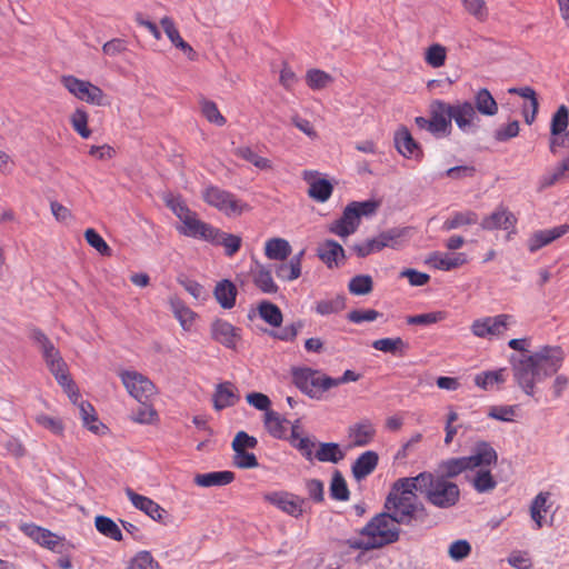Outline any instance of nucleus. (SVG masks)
I'll list each match as a JSON object with an SVG mask.
<instances>
[{
	"label": "nucleus",
	"instance_id": "1",
	"mask_svg": "<svg viewBox=\"0 0 569 569\" xmlns=\"http://www.w3.org/2000/svg\"><path fill=\"white\" fill-rule=\"evenodd\" d=\"M415 477L397 479L386 498L385 510L401 526L421 525L429 518V511L418 499Z\"/></svg>",
	"mask_w": 569,
	"mask_h": 569
},
{
	"label": "nucleus",
	"instance_id": "2",
	"mask_svg": "<svg viewBox=\"0 0 569 569\" xmlns=\"http://www.w3.org/2000/svg\"><path fill=\"white\" fill-rule=\"evenodd\" d=\"M565 360V352L559 346H545L530 356L513 362V377L518 386L528 396L535 395V385L555 375Z\"/></svg>",
	"mask_w": 569,
	"mask_h": 569
},
{
	"label": "nucleus",
	"instance_id": "3",
	"mask_svg": "<svg viewBox=\"0 0 569 569\" xmlns=\"http://www.w3.org/2000/svg\"><path fill=\"white\" fill-rule=\"evenodd\" d=\"M400 536V525L385 510L375 515L358 531L357 537L347 539L346 545L350 549L368 552L398 542Z\"/></svg>",
	"mask_w": 569,
	"mask_h": 569
},
{
	"label": "nucleus",
	"instance_id": "4",
	"mask_svg": "<svg viewBox=\"0 0 569 569\" xmlns=\"http://www.w3.org/2000/svg\"><path fill=\"white\" fill-rule=\"evenodd\" d=\"M418 492L429 505L438 509H450L460 501L459 486L447 476L422 471L416 476Z\"/></svg>",
	"mask_w": 569,
	"mask_h": 569
},
{
	"label": "nucleus",
	"instance_id": "5",
	"mask_svg": "<svg viewBox=\"0 0 569 569\" xmlns=\"http://www.w3.org/2000/svg\"><path fill=\"white\" fill-rule=\"evenodd\" d=\"M379 202L376 200L352 201L343 210L341 217L329 226V231L338 237L346 238L355 233L362 217L376 213Z\"/></svg>",
	"mask_w": 569,
	"mask_h": 569
},
{
	"label": "nucleus",
	"instance_id": "6",
	"mask_svg": "<svg viewBox=\"0 0 569 569\" xmlns=\"http://www.w3.org/2000/svg\"><path fill=\"white\" fill-rule=\"evenodd\" d=\"M201 198L209 207L217 209L228 218L239 217L251 209L234 193L214 184L206 186L201 191Z\"/></svg>",
	"mask_w": 569,
	"mask_h": 569
},
{
	"label": "nucleus",
	"instance_id": "7",
	"mask_svg": "<svg viewBox=\"0 0 569 569\" xmlns=\"http://www.w3.org/2000/svg\"><path fill=\"white\" fill-rule=\"evenodd\" d=\"M292 381L305 395L312 399H321L332 388L333 378L311 368H293Z\"/></svg>",
	"mask_w": 569,
	"mask_h": 569
},
{
	"label": "nucleus",
	"instance_id": "8",
	"mask_svg": "<svg viewBox=\"0 0 569 569\" xmlns=\"http://www.w3.org/2000/svg\"><path fill=\"white\" fill-rule=\"evenodd\" d=\"M63 88L76 99L91 106L104 107L109 104L108 96L103 90L89 80L79 79L72 74L60 78Z\"/></svg>",
	"mask_w": 569,
	"mask_h": 569
},
{
	"label": "nucleus",
	"instance_id": "9",
	"mask_svg": "<svg viewBox=\"0 0 569 569\" xmlns=\"http://www.w3.org/2000/svg\"><path fill=\"white\" fill-rule=\"evenodd\" d=\"M118 375L128 393L139 402L156 395V386L147 376L136 370H121Z\"/></svg>",
	"mask_w": 569,
	"mask_h": 569
},
{
	"label": "nucleus",
	"instance_id": "10",
	"mask_svg": "<svg viewBox=\"0 0 569 569\" xmlns=\"http://www.w3.org/2000/svg\"><path fill=\"white\" fill-rule=\"evenodd\" d=\"M515 323L513 317L501 313L495 317L476 319L470 327L473 336L478 338H491L502 336L510 325Z\"/></svg>",
	"mask_w": 569,
	"mask_h": 569
},
{
	"label": "nucleus",
	"instance_id": "11",
	"mask_svg": "<svg viewBox=\"0 0 569 569\" xmlns=\"http://www.w3.org/2000/svg\"><path fill=\"white\" fill-rule=\"evenodd\" d=\"M263 500L282 512L299 518L303 513L305 498L288 491H272L263 495Z\"/></svg>",
	"mask_w": 569,
	"mask_h": 569
},
{
	"label": "nucleus",
	"instance_id": "12",
	"mask_svg": "<svg viewBox=\"0 0 569 569\" xmlns=\"http://www.w3.org/2000/svg\"><path fill=\"white\" fill-rule=\"evenodd\" d=\"M212 340L227 349L237 350L242 340V330L224 319H214L210 325Z\"/></svg>",
	"mask_w": 569,
	"mask_h": 569
},
{
	"label": "nucleus",
	"instance_id": "13",
	"mask_svg": "<svg viewBox=\"0 0 569 569\" xmlns=\"http://www.w3.org/2000/svg\"><path fill=\"white\" fill-rule=\"evenodd\" d=\"M42 359L59 386H61L70 397L77 395V388L69 375L68 365L63 360L59 349L50 352Z\"/></svg>",
	"mask_w": 569,
	"mask_h": 569
},
{
	"label": "nucleus",
	"instance_id": "14",
	"mask_svg": "<svg viewBox=\"0 0 569 569\" xmlns=\"http://www.w3.org/2000/svg\"><path fill=\"white\" fill-rule=\"evenodd\" d=\"M19 529L39 546L56 552L62 551L63 538L53 533L49 529L34 523H21Z\"/></svg>",
	"mask_w": 569,
	"mask_h": 569
},
{
	"label": "nucleus",
	"instance_id": "15",
	"mask_svg": "<svg viewBox=\"0 0 569 569\" xmlns=\"http://www.w3.org/2000/svg\"><path fill=\"white\" fill-rule=\"evenodd\" d=\"M452 104L433 100L429 106L433 134L449 136L452 129Z\"/></svg>",
	"mask_w": 569,
	"mask_h": 569
},
{
	"label": "nucleus",
	"instance_id": "16",
	"mask_svg": "<svg viewBox=\"0 0 569 569\" xmlns=\"http://www.w3.org/2000/svg\"><path fill=\"white\" fill-rule=\"evenodd\" d=\"M468 470L486 469L496 466L498 461L497 451L486 441L476 443L470 456L465 457Z\"/></svg>",
	"mask_w": 569,
	"mask_h": 569
},
{
	"label": "nucleus",
	"instance_id": "17",
	"mask_svg": "<svg viewBox=\"0 0 569 569\" xmlns=\"http://www.w3.org/2000/svg\"><path fill=\"white\" fill-rule=\"evenodd\" d=\"M177 230L186 237L200 239L207 242H210L213 232L217 233V228L199 219L197 212L178 227Z\"/></svg>",
	"mask_w": 569,
	"mask_h": 569
},
{
	"label": "nucleus",
	"instance_id": "18",
	"mask_svg": "<svg viewBox=\"0 0 569 569\" xmlns=\"http://www.w3.org/2000/svg\"><path fill=\"white\" fill-rule=\"evenodd\" d=\"M376 433V426L367 418L355 422L348 429V437L351 446L353 447H365L370 445L373 441Z\"/></svg>",
	"mask_w": 569,
	"mask_h": 569
},
{
	"label": "nucleus",
	"instance_id": "19",
	"mask_svg": "<svg viewBox=\"0 0 569 569\" xmlns=\"http://www.w3.org/2000/svg\"><path fill=\"white\" fill-rule=\"evenodd\" d=\"M126 496L134 508L144 512L151 519L162 522L166 510L152 499L134 492L131 488L126 489Z\"/></svg>",
	"mask_w": 569,
	"mask_h": 569
},
{
	"label": "nucleus",
	"instance_id": "20",
	"mask_svg": "<svg viewBox=\"0 0 569 569\" xmlns=\"http://www.w3.org/2000/svg\"><path fill=\"white\" fill-rule=\"evenodd\" d=\"M468 262L467 254L463 252L447 253L435 251L431 252L427 258V263L435 269L441 271H450L457 269Z\"/></svg>",
	"mask_w": 569,
	"mask_h": 569
},
{
	"label": "nucleus",
	"instance_id": "21",
	"mask_svg": "<svg viewBox=\"0 0 569 569\" xmlns=\"http://www.w3.org/2000/svg\"><path fill=\"white\" fill-rule=\"evenodd\" d=\"M516 222L517 218L515 214L506 207L500 206L489 216L485 217L480 226L483 230H509L515 227Z\"/></svg>",
	"mask_w": 569,
	"mask_h": 569
},
{
	"label": "nucleus",
	"instance_id": "22",
	"mask_svg": "<svg viewBox=\"0 0 569 569\" xmlns=\"http://www.w3.org/2000/svg\"><path fill=\"white\" fill-rule=\"evenodd\" d=\"M303 179L308 182V196L318 201L326 202L332 194L333 186L327 180L317 177L315 171H305Z\"/></svg>",
	"mask_w": 569,
	"mask_h": 569
},
{
	"label": "nucleus",
	"instance_id": "23",
	"mask_svg": "<svg viewBox=\"0 0 569 569\" xmlns=\"http://www.w3.org/2000/svg\"><path fill=\"white\" fill-rule=\"evenodd\" d=\"M318 257L328 268L339 267L345 262V249L335 240H326L319 244Z\"/></svg>",
	"mask_w": 569,
	"mask_h": 569
},
{
	"label": "nucleus",
	"instance_id": "24",
	"mask_svg": "<svg viewBox=\"0 0 569 569\" xmlns=\"http://www.w3.org/2000/svg\"><path fill=\"white\" fill-rule=\"evenodd\" d=\"M452 120L457 127L463 132L470 131L475 126V121L478 120L473 104L469 101L457 102L452 104Z\"/></svg>",
	"mask_w": 569,
	"mask_h": 569
},
{
	"label": "nucleus",
	"instance_id": "25",
	"mask_svg": "<svg viewBox=\"0 0 569 569\" xmlns=\"http://www.w3.org/2000/svg\"><path fill=\"white\" fill-rule=\"evenodd\" d=\"M251 278L254 286L263 293L274 295L278 292L279 287L272 278L271 269L258 261L251 268Z\"/></svg>",
	"mask_w": 569,
	"mask_h": 569
},
{
	"label": "nucleus",
	"instance_id": "26",
	"mask_svg": "<svg viewBox=\"0 0 569 569\" xmlns=\"http://www.w3.org/2000/svg\"><path fill=\"white\" fill-rule=\"evenodd\" d=\"M568 231L569 224H561L551 229L539 230L535 232L529 239L528 249L530 252H535L565 236Z\"/></svg>",
	"mask_w": 569,
	"mask_h": 569
},
{
	"label": "nucleus",
	"instance_id": "27",
	"mask_svg": "<svg viewBox=\"0 0 569 569\" xmlns=\"http://www.w3.org/2000/svg\"><path fill=\"white\" fill-rule=\"evenodd\" d=\"M551 493L540 491L531 501L529 507L530 518L535 523V529H540L546 523V515L551 508Z\"/></svg>",
	"mask_w": 569,
	"mask_h": 569
},
{
	"label": "nucleus",
	"instance_id": "28",
	"mask_svg": "<svg viewBox=\"0 0 569 569\" xmlns=\"http://www.w3.org/2000/svg\"><path fill=\"white\" fill-rule=\"evenodd\" d=\"M240 397L236 386L229 381L219 383L213 393V407L216 410H222L234 406Z\"/></svg>",
	"mask_w": 569,
	"mask_h": 569
},
{
	"label": "nucleus",
	"instance_id": "29",
	"mask_svg": "<svg viewBox=\"0 0 569 569\" xmlns=\"http://www.w3.org/2000/svg\"><path fill=\"white\" fill-rule=\"evenodd\" d=\"M305 256V250H301L297 254H295L288 262L280 261V263L274 264L276 276L283 281H293L301 276V264Z\"/></svg>",
	"mask_w": 569,
	"mask_h": 569
},
{
	"label": "nucleus",
	"instance_id": "30",
	"mask_svg": "<svg viewBox=\"0 0 569 569\" xmlns=\"http://www.w3.org/2000/svg\"><path fill=\"white\" fill-rule=\"evenodd\" d=\"M234 472L229 470L212 471L207 473H198L193 481L197 486L209 488V487H222L231 483L234 480Z\"/></svg>",
	"mask_w": 569,
	"mask_h": 569
},
{
	"label": "nucleus",
	"instance_id": "31",
	"mask_svg": "<svg viewBox=\"0 0 569 569\" xmlns=\"http://www.w3.org/2000/svg\"><path fill=\"white\" fill-rule=\"evenodd\" d=\"M395 143L397 150L406 158L421 156V149L418 143L413 140L409 130L405 127L400 128L395 136Z\"/></svg>",
	"mask_w": 569,
	"mask_h": 569
},
{
	"label": "nucleus",
	"instance_id": "32",
	"mask_svg": "<svg viewBox=\"0 0 569 569\" xmlns=\"http://www.w3.org/2000/svg\"><path fill=\"white\" fill-rule=\"evenodd\" d=\"M378 453L375 451H366L361 453L352 465L353 477L361 480L369 476L378 465Z\"/></svg>",
	"mask_w": 569,
	"mask_h": 569
},
{
	"label": "nucleus",
	"instance_id": "33",
	"mask_svg": "<svg viewBox=\"0 0 569 569\" xmlns=\"http://www.w3.org/2000/svg\"><path fill=\"white\" fill-rule=\"evenodd\" d=\"M291 252L289 241L283 238H271L264 243V254L270 260L286 261Z\"/></svg>",
	"mask_w": 569,
	"mask_h": 569
},
{
	"label": "nucleus",
	"instance_id": "34",
	"mask_svg": "<svg viewBox=\"0 0 569 569\" xmlns=\"http://www.w3.org/2000/svg\"><path fill=\"white\" fill-rule=\"evenodd\" d=\"M213 246H222L224 253L228 257H233L241 248L242 239L240 236L227 233L217 228V233L213 232L210 242Z\"/></svg>",
	"mask_w": 569,
	"mask_h": 569
},
{
	"label": "nucleus",
	"instance_id": "35",
	"mask_svg": "<svg viewBox=\"0 0 569 569\" xmlns=\"http://www.w3.org/2000/svg\"><path fill=\"white\" fill-rule=\"evenodd\" d=\"M170 307L174 318L179 321L182 329L186 331L191 330L196 321L197 313L186 306V303L179 298H172L170 300Z\"/></svg>",
	"mask_w": 569,
	"mask_h": 569
},
{
	"label": "nucleus",
	"instance_id": "36",
	"mask_svg": "<svg viewBox=\"0 0 569 569\" xmlns=\"http://www.w3.org/2000/svg\"><path fill=\"white\" fill-rule=\"evenodd\" d=\"M213 295L224 309H231L236 305L237 288L230 280L219 281L214 287Z\"/></svg>",
	"mask_w": 569,
	"mask_h": 569
},
{
	"label": "nucleus",
	"instance_id": "37",
	"mask_svg": "<svg viewBox=\"0 0 569 569\" xmlns=\"http://www.w3.org/2000/svg\"><path fill=\"white\" fill-rule=\"evenodd\" d=\"M569 176V156L539 179L540 189H547Z\"/></svg>",
	"mask_w": 569,
	"mask_h": 569
},
{
	"label": "nucleus",
	"instance_id": "38",
	"mask_svg": "<svg viewBox=\"0 0 569 569\" xmlns=\"http://www.w3.org/2000/svg\"><path fill=\"white\" fill-rule=\"evenodd\" d=\"M508 372L506 368H500L492 371H483L475 377V383L483 390H490L495 386L506 382Z\"/></svg>",
	"mask_w": 569,
	"mask_h": 569
},
{
	"label": "nucleus",
	"instance_id": "39",
	"mask_svg": "<svg viewBox=\"0 0 569 569\" xmlns=\"http://www.w3.org/2000/svg\"><path fill=\"white\" fill-rule=\"evenodd\" d=\"M263 423L271 437L276 439L284 438L287 433L288 421L278 412L273 410L264 412Z\"/></svg>",
	"mask_w": 569,
	"mask_h": 569
},
{
	"label": "nucleus",
	"instance_id": "40",
	"mask_svg": "<svg viewBox=\"0 0 569 569\" xmlns=\"http://www.w3.org/2000/svg\"><path fill=\"white\" fill-rule=\"evenodd\" d=\"M479 218L475 211H456L442 224L443 231H450L463 226L476 224Z\"/></svg>",
	"mask_w": 569,
	"mask_h": 569
},
{
	"label": "nucleus",
	"instance_id": "41",
	"mask_svg": "<svg viewBox=\"0 0 569 569\" xmlns=\"http://www.w3.org/2000/svg\"><path fill=\"white\" fill-rule=\"evenodd\" d=\"M476 111L483 116L492 117L498 112V103L488 89H480L475 96Z\"/></svg>",
	"mask_w": 569,
	"mask_h": 569
},
{
	"label": "nucleus",
	"instance_id": "42",
	"mask_svg": "<svg viewBox=\"0 0 569 569\" xmlns=\"http://www.w3.org/2000/svg\"><path fill=\"white\" fill-rule=\"evenodd\" d=\"M372 347L376 350L399 356L405 355L409 348L400 337L377 339L372 342Z\"/></svg>",
	"mask_w": 569,
	"mask_h": 569
},
{
	"label": "nucleus",
	"instance_id": "43",
	"mask_svg": "<svg viewBox=\"0 0 569 569\" xmlns=\"http://www.w3.org/2000/svg\"><path fill=\"white\" fill-rule=\"evenodd\" d=\"M346 308V297L337 295L336 297L319 300L315 310L320 316L336 315Z\"/></svg>",
	"mask_w": 569,
	"mask_h": 569
},
{
	"label": "nucleus",
	"instance_id": "44",
	"mask_svg": "<svg viewBox=\"0 0 569 569\" xmlns=\"http://www.w3.org/2000/svg\"><path fill=\"white\" fill-rule=\"evenodd\" d=\"M96 529L107 538L114 541H121L123 539L121 529L119 526L107 516H97L94 518Z\"/></svg>",
	"mask_w": 569,
	"mask_h": 569
},
{
	"label": "nucleus",
	"instance_id": "45",
	"mask_svg": "<svg viewBox=\"0 0 569 569\" xmlns=\"http://www.w3.org/2000/svg\"><path fill=\"white\" fill-rule=\"evenodd\" d=\"M345 453L341 451L338 443L323 442L319 445L318 450L315 452V458L321 462L337 463L343 459Z\"/></svg>",
	"mask_w": 569,
	"mask_h": 569
},
{
	"label": "nucleus",
	"instance_id": "46",
	"mask_svg": "<svg viewBox=\"0 0 569 569\" xmlns=\"http://www.w3.org/2000/svg\"><path fill=\"white\" fill-rule=\"evenodd\" d=\"M89 114L83 107L76 108L70 116L72 129L83 139L90 138L92 131L88 127Z\"/></svg>",
	"mask_w": 569,
	"mask_h": 569
},
{
	"label": "nucleus",
	"instance_id": "47",
	"mask_svg": "<svg viewBox=\"0 0 569 569\" xmlns=\"http://www.w3.org/2000/svg\"><path fill=\"white\" fill-rule=\"evenodd\" d=\"M234 154L260 170H270L272 168L271 161L264 157L259 156L250 147L241 146L234 149Z\"/></svg>",
	"mask_w": 569,
	"mask_h": 569
},
{
	"label": "nucleus",
	"instance_id": "48",
	"mask_svg": "<svg viewBox=\"0 0 569 569\" xmlns=\"http://www.w3.org/2000/svg\"><path fill=\"white\" fill-rule=\"evenodd\" d=\"M471 485L477 492L485 493L492 491L497 487V480L488 468L479 469L471 480Z\"/></svg>",
	"mask_w": 569,
	"mask_h": 569
},
{
	"label": "nucleus",
	"instance_id": "49",
	"mask_svg": "<svg viewBox=\"0 0 569 569\" xmlns=\"http://www.w3.org/2000/svg\"><path fill=\"white\" fill-rule=\"evenodd\" d=\"M260 318L272 327H280L282 323V312L280 308L269 301H262L258 307Z\"/></svg>",
	"mask_w": 569,
	"mask_h": 569
},
{
	"label": "nucleus",
	"instance_id": "50",
	"mask_svg": "<svg viewBox=\"0 0 569 569\" xmlns=\"http://www.w3.org/2000/svg\"><path fill=\"white\" fill-rule=\"evenodd\" d=\"M373 289V280L369 274H357L348 283V290L353 296L369 295Z\"/></svg>",
	"mask_w": 569,
	"mask_h": 569
},
{
	"label": "nucleus",
	"instance_id": "51",
	"mask_svg": "<svg viewBox=\"0 0 569 569\" xmlns=\"http://www.w3.org/2000/svg\"><path fill=\"white\" fill-rule=\"evenodd\" d=\"M199 103H200V109H201L202 116L210 123H213L219 127H222L226 124L227 119L221 114L216 102L202 97L200 99Z\"/></svg>",
	"mask_w": 569,
	"mask_h": 569
},
{
	"label": "nucleus",
	"instance_id": "52",
	"mask_svg": "<svg viewBox=\"0 0 569 569\" xmlns=\"http://www.w3.org/2000/svg\"><path fill=\"white\" fill-rule=\"evenodd\" d=\"M126 569H160V565L149 551L142 550L128 561Z\"/></svg>",
	"mask_w": 569,
	"mask_h": 569
},
{
	"label": "nucleus",
	"instance_id": "53",
	"mask_svg": "<svg viewBox=\"0 0 569 569\" xmlns=\"http://www.w3.org/2000/svg\"><path fill=\"white\" fill-rule=\"evenodd\" d=\"M447 59V49L440 43H433L426 49L425 61L432 68L443 67Z\"/></svg>",
	"mask_w": 569,
	"mask_h": 569
},
{
	"label": "nucleus",
	"instance_id": "54",
	"mask_svg": "<svg viewBox=\"0 0 569 569\" xmlns=\"http://www.w3.org/2000/svg\"><path fill=\"white\" fill-rule=\"evenodd\" d=\"M350 492L347 482L339 471H335L330 482V497L333 500L347 501Z\"/></svg>",
	"mask_w": 569,
	"mask_h": 569
},
{
	"label": "nucleus",
	"instance_id": "55",
	"mask_svg": "<svg viewBox=\"0 0 569 569\" xmlns=\"http://www.w3.org/2000/svg\"><path fill=\"white\" fill-rule=\"evenodd\" d=\"M333 81L332 77L320 69H310L306 73V82L312 90L327 88Z\"/></svg>",
	"mask_w": 569,
	"mask_h": 569
},
{
	"label": "nucleus",
	"instance_id": "56",
	"mask_svg": "<svg viewBox=\"0 0 569 569\" xmlns=\"http://www.w3.org/2000/svg\"><path fill=\"white\" fill-rule=\"evenodd\" d=\"M440 468L442 473H437V476H447L449 480L468 470L465 457L443 460Z\"/></svg>",
	"mask_w": 569,
	"mask_h": 569
},
{
	"label": "nucleus",
	"instance_id": "57",
	"mask_svg": "<svg viewBox=\"0 0 569 569\" xmlns=\"http://www.w3.org/2000/svg\"><path fill=\"white\" fill-rule=\"evenodd\" d=\"M569 124V109L561 104L552 114L550 123V134L559 136L565 132Z\"/></svg>",
	"mask_w": 569,
	"mask_h": 569
},
{
	"label": "nucleus",
	"instance_id": "58",
	"mask_svg": "<svg viewBox=\"0 0 569 569\" xmlns=\"http://www.w3.org/2000/svg\"><path fill=\"white\" fill-rule=\"evenodd\" d=\"M383 248H386V243L381 242L379 234L375 238L367 239L361 243H356L352 246L353 252L359 258H365L373 252H379Z\"/></svg>",
	"mask_w": 569,
	"mask_h": 569
},
{
	"label": "nucleus",
	"instance_id": "59",
	"mask_svg": "<svg viewBox=\"0 0 569 569\" xmlns=\"http://www.w3.org/2000/svg\"><path fill=\"white\" fill-rule=\"evenodd\" d=\"M233 457L232 463L239 469H252L259 466L258 459L254 453L240 448H232Z\"/></svg>",
	"mask_w": 569,
	"mask_h": 569
},
{
	"label": "nucleus",
	"instance_id": "60",
	"mask_svg": "<svg viewBox=\"0 0 569 569\" xmlns=\"http://www.w3.org/2000/svg\"><path fill=\"white\" fill-rule=\"evenodd\" d=\"M447 318V313L445 311H433L421 315L408 316L406 318V322L408 325L413 326H430L437 322H440Z\"/></svg>",
	"mask_w": 569,
	"mask_h": 569
},
{
	"label": "nucleus",
	"instance_id": "61",
	"mask_svg": "<svg viewBox=\"0 0 569 569\" xmlns=\"http://www.w3.org/2000/svg\"><path fill=\"white\" fill-rule=\"evenodd\" d=\"M30 338L40 350L42 358L58 349L48 336L38 328L30 331Z\"/></svg>",
	"mask_w": 569,
	"mask_h": 569
},
{
	"label": "nucleus",
	"instance_id": "62",
	"mask_svg": "<svg viewBox=\"0 0 569 569\" xmlns=\"http://www.w3.org/2000/svg\"><path fill=\"white\" fill-rule=\"evenodd\" d=\"M291 437L295 447L301 451V453L308 459H312L315 456L313 449H315V442H312L308 437H300L298 435V426L293 425L291 428Z\"/></svg>",
	"mask_w": 569,
	"mask_h": 569
},
{
	"label": "nucleus",
	"instance_id": "63",
	"mask_svg": "<svg viewBox=\"0 0 569 569\" xmlns=\"http://www.w3.org/2000/svg\"><path fill=\"white\" fill-rule=\"evenodd\" d=\"M86 241L102 256H111V248L104 239L92 228L84 231Z\"/></svg>",
	"mask_w": 569,
	"mask_h": 569
},
{
	"label": "nucleus",
	"instance_id": "64",
	"mask_svg": "<svg viewBox=\"0 0 569 569\" xmlns=\"http://www.w3.org/2000/svg\"><path fill=\"white\" fill-rule=\"evenodd\" d=\"M465 10L479 21L488 18V7L486 0H461Z\"/></svg>",
	"mask_w": 569,
	"mask_h": 569
}]
</instances>
